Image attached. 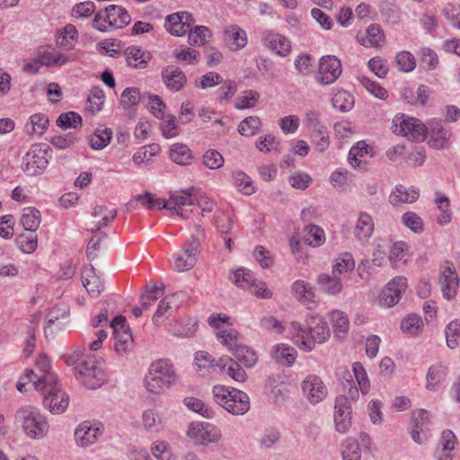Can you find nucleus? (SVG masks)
<instances>
[{
    "label": "nucleus",
    "instance_id": "obj_19",
    "mask_svg": "<svg viewBox=\"0 0 460 460\" xmlns=\"http://www.w3.org/2000/svg\"><path fill=\"white\" fill-rule=\"evenodd\" d=\"M431 414L426 410H418L413 412L411 438L418 443L422 444L429 438V425Z\"/></svg>",
    "mask_w": 460,
    "mask_h": 460
},
{
    "label": "nucleus",
    "instance_id": "obj_21",
    "mask_svg": "<svg viewBox=\"0 0 460 460\" xmlns=\"http://www.w3.org/2000/svg\"><path fill=\"white\" fill-rule=\"evenodd\" d=\"M194 20L188 12L174 13L165 19L164 27L168 32L174 36L186 34Z\"/></svg>",
    "mask_w": 460,
    "mask_h": 460
},
{
    "label": "nucleus",
    "instance_id": "obj_39",
    "mask_svg": "<svg viewBox=\"0 0 460 460\" xmlns=\"http://www.w3.org/2000/svg\"><path fill=\"white\" fill-rule=\"evenodd\" d=\"M169 157L175 164L187 165L191 164L193 160V154L187 145L183 143H175L170 147Z\"/></svg>",
    "mask_w": 460,
    "mask_h": 460
},
{
    "label": "nucleus",
    "instance_id": "obj_34",
    "mask_svg": "<svg viewBox=\"0 0 460 460\" xmlns=\"http://www.w3.org/2000/svg\"><path fill=\"white\" fill-rule=\"evenodd\" d=\"M375 224L372 217L367 212H360L354 227V235L360 242H367L372 235Z\"/></svg>",
    "mask_w": 460,
    "mask_h": 460
},
{
    "label": "nucleus",
    "instance_id": "obj_7",
    "mask_svg": "<svg viewBox=\"0 0 460 460\" xmlns=\"http://www.w3.org/2000/svg\"><path fill=\"white\" fill-rule=\"evenodd\" d=\"M51 158V149L44 143L32 145L22 157V169L27 175L42 173Z\"/></svg>",
    "mask_w": 460,
    "mask_h": 460
},
{
    "label": "nucleus",
    "instance_id": "obj_26",
    "mask_svg": "<svg viewBox=\"0 0 460 460\" xmlns=\"http://www.w3.org/2000/svg\"><path fill=\"white\" fill-rule=\"evenodd\" d=\"M38 59L42 66H62L75 61V57L73 54L66 55L53 48H47L39 51Z\"/></svg>",
    "mask_w": 460,
    "mask_h": 460
},
{
    "label": "nucleus",
    "instance_id": "obj_18",
    "mask_svg": "<svg viewBox=\"0 0 460 460\" xmlns=\"http://www.w3.org/2000/svg\"><path fill=\"white\" fill-rule=\"evenodd\" d=\"M263 46L279 57H287L292 50L291 41L286 36L271 31H264L261 37Z\"/></svg>",
    "mask_w": 460,
    "mask_h": 460
},
{
    "label": "nucleus",
    "instance_id": "obj_35",
    "mask_svg": "<svg viewBox=\"0 0 460 460\" xmlns=\"http://www.w3.org/2000/svg\"><path fill=\"white\" fill-rule=\"evenodd\" d=\"M49 127V117L45 113H35L30 116L24 125V131L31 137H40L45 134Z\"/></svg>",
    "mask_w": 460,
    "mask_h": 460
},
{
    "label": "nucleus",
    "instance_id": "obj_30",
    "mask_svg": "<svg viewBox=\"0 0 460 460\" xmlns=\"http://www.w3.org/2000/svg\"><path fill=\"white\" fill-rule=\"evenodd\" d=\"M352 371L358 388L351 386L349 393L351 398L358 399V389L363 395H367L370 392L371 383L366 368L360 362L353 363Z\"/></svg>",
    "mask_w": 460,
    "mask_h": 460
},
{
    "label": "nucleus",
    "instance_id": "obj_43",
    "mask_svg": "<svg viewBox=\"0 0 460 460\" xmlns=\"http://www.w3.org/2000/svg\"><path fill=\"white\" fill-rule=\"evenodd\" d=\"M434 202L440 214L437 217V222L440 226H447L451 222L452 212L450 210V199L442 192L435 193Z\"/></svg>",
    "mask_w": 460,
    "mask_h": 460
},
{
    "label": "nucleus",
    "instance_id": "obj_40",
    "mask_svg": "<svg viewBox=\"0 0 460 460\" xmlns=\"http://www.w3.org/2000/svg\"><path fill=\"white\" fill-rule=\"evenodd\" d=\"M232 354L235 360L239 364H243L246 368H252L258 362L256 351L252 348L242 343L234 349Z\"/></svg>",
    "mask_w": 460,
    "mask_h": 460
},
{
    "label": "nucleus",
    "instance_id": "obj_16",
    "mask_svg": "<svg viewBox=\"0 0 460 460\" xmlns=\"http://www.w3.org/2000/svg\"><path fill=\"white\" fill-rule=\"evenodd\" d=\"M407 286V279L404 277L398 276L391 279L378 297L379 305L388 308L396 305L401 300Z\"/></svg>",
    "mask_w": 460,
    "mask_h": 460
},
{
    "label": "nucleus",
    "instance_id": "obj_52",
    "mask_svg": "<svg viewBox=\"0 0 460 460\" xmlns=\"http://www.w3.org/2000/svg\"><path fill=\"white\" fill-rule=\"evenodd\" d=\"M112 130L106 127H99L89 137V145L93 150H101L107 146L111 139Z\"/></svg>",
    "mask_w": 460,
    "mask_h": 460
},
{
    "label": "nucleus",
    "instance_id": "obj_6",
    "mask_svg": "<svg viewBox=\"0 0 460 460\" xmlns=\"http://www.w3.org/2000/svg\"><path fill=\"white\" fill-rule=\"evenodd\" d=\"M77 379L89 389L101 387L107 380L103 360L86 356L79 367Z\"/></svg>",
    "mask_w": 460,
    "mask_h": 460
},
{
    "label": "nucleus",
    "instance_id": "obj_25",
    "mask_svg": "<svg viewBox=\"0 0 460 460\" xmlns=\"http://www.w3.org/2000/svg\"><path fill=\"white\" fill-rule=\"evenodd\" d=\"M79 32L72 23L58 29L55 33V43L63 50H72L78 42Z\"/></svg>",
    "mask_w": 460,
    "mask_h": 460
},
{
    "label": "nucleus",
    "instance_id": "obj_15",
    "mask_svg": "<svg viewBox=\"0 0 460 460\" xmlns=\"http://www.w3.org/2000/svg\"><path fill=\"white\" fill-rule=\"evenodd\" d=\"M103 433V425L99 421L85 420L81 422L75 430V440L77 446L88 447L95 444Z\"/></svg>",
    "mask_w": 460,
    "mask_h": 460
},
{
    "label": "nucleus",
    "instance_id": "obj_57",
    "mask_svg": "<svg viewBox=\"0 0 460 460\" xmlns=\"http://www.w3.org/2000/svg\"><path fill=\"white\" fill-rule=\"evenodd\" d=\"M233 181L234 187L244 195H252L256 191L252 179L242 171L234 172Z\"/></svg>",
    "mask_w": 460,
    "mask_h": 460
},
{
    "label": "nucleus",
    "instance_id": "obj_60",
    "mask_svg": "<svg viewBox=\"0 0 460 460\" xmlns=\"http://www.w3.org/2000/svg\"><path fill=\"white\" fill-rule=\"evenodd\" d=\"M255 278L252 270L241 268L233 272L230 279L237 287L248 290Z\"/></svg>",
    "mask_w": 460,
    "mask_h": 460
},
{
    "label": "nucleus",
    "instance_id": "obj_42",
    "mask_svg": "<svg viewBox=\"0 0 460 460\" xmlns=\"http://www.w3.org/2000/svg\"><path fill=\"white\" fill-rule=\"evenodd\" d=\"M431 132L429 144L432 148L443 149L447 147L449 135L439 121H434L431 124Z\"/></svg>",
    "mask_w": 460,
    "mask_h": 460
},
{
    "label": "nucleus",
    "instance_id": "obj_59",
    "mask_svg": "<svg viewBox=\"0 0 460 460\" xmlns=\"http://www.w3.org/2000/svg\"><path fill=\"white\" fill-rule=\"evenodd\" d=\"M261 127V119L257 116H250L239 123L238 132L243 137H252L260 132Z\"/></svg>",
    "mask_w": 460,
    "mask_h": 460
},
{
    "label": "nucleus",
    "instance_id": "obj_32",
    "mask_svg": "<svg viewBox=\"0 0 460 460\" xmlns=\"http://www.w3.org/2000/svg\"><path fill=\"white\" fill-rule=\"evenodd\" d=\"M198 328V322L190 316H183L176 319L170 324L169 332L179 338H188L192 336Z\"/></svg>",
    "mask_w": 460,
    "mask_h": 460
},
{
    "label": "nucleus",
    "instance_id": "obj_9",
    "mask_svg": "<svg viewBox=\"0 0 460 460\" xmlns=\"http://www.w3.org/2000/svg\"><path fill=\"white\" fill-rule=\"evenodd\" d=\"M199 242L197 238L191 237L182 249L173 256L171 267L177 272H183L192 269L199 252Z\"/></svg>",
    "mask_w": 460,
    "mask_h": 460
},
{
    "label": "nucleus",
    "instance_id": "obj_53",
    "mask_svg": "<svg viewBox=\"0 0 460 460\" xmlns=\"http://www.w3.org/2000/svg\"><path fill=\"white\" fill-rule=\"evenodd\" d=\"M355 268V261L350 252L340 253L333 261L332 274L341 275L351 272Z\"/></svg>",
    "mask_w": 460,
    "mask_h": 460
},
{
    "label": "nucleus",
    "instance_id": "obj_62",
    "mask_svg": "<svg viewBox=\"0 0 460 460\" xmlns=\"http://www.w3.org/2000/svg\"><path fill=\"white\" fill-rule=\"evenodd\" d=\"M280 440V433L277 429L268 428L264 429L257 441L261 448L269 449L277 445Z\"/></svg>",
    "mask_w": 460,
    "mask_h": 460
},
{
    "label": "nucleus",
    "instance_id": "obj_17",
    "mask_svg": "<svg viewBox=\"0 0 460 460\" xmlns=\"http://www.w3.org/2000/svg\"><path fill=\"white\" fill-rule=\"evenodd\" d=\"M304 396L311 404H317L323 402L328 390L323 381L316 375L310 374L301 383Z\"/></svg>",
    "mask_w": 460,
    "mask_h": 460
},
{
    "label": "nucleus",
    "instance_id": "obj_13",
    "mask_svg": "<svg viewBox=\"0 0 460 460\" xmlns=\"http://www.w3.org/2000/svg\"><path fill=\"white\" fill-rule=\"evenodd\" d=\"M187 435L196 444L208 445L216 443L222 438L219 428L208 422H191L188 428Z\"/></svg>",
    "mask_w": 460,
    "mask_h": 460
},
{
    "label": "nucleus",
    "instance_id": "obj_10",
    "mask_svg": "<svg viewBox=\"0 0 460 460\" xmlns=\"http://www.w3.org/2000/svg\"><path fill=\"white\" fill-rule=\"evenodd\" d=\"M341 73V60L336 56L326 55L319 59L315 80L322 85L332 84L337 81Z\"/></svg>",
    "mask_w": 460,
    "mask_h": 460
},
{
    "label": "nucleus",
    "instance_id": "obj_63",
    "mask_svg": "<svg viewBox=\"0 0 460 460\" xmlns=\"http://www.w3.org/2000/svg\"><path fill=\"white\" fill-rule=\"evenodd\" d=\"M173 56L178 62L195 65L199 60V52L188 47L181 46L173 50Z\"/></svg>",
    "mask_w": 460,
    "mask_h": 460
},
{
    "label": "nucleus",
    "instance_id": "obj_33",
    "mask_svg": "<svg viewBox=\"0 0 460 460\" xmlns=\"http://www.w3.org/2000/svg\"><path fill=\"white\" fill-rule=\"evenodd\" d=\"M162 77L166 87L172 92L180 91L186 84L184 73L175 66H168L162 72Z\"/></svg>",
    "mask_w": 460,
    "mask_h": 460
},
{
    "label": "nucleus",
    "instance_id": "obj_58",
    "mask_svg": "<svg viewBox=\"0 0 460 460\" xmlns=\"http://www.w3.org/2000/svg\"><path fill=\"white\" fill-rule=\"evenodd\" d=\"M177 294L170 295L165 296L160 301L158 307L153 316V323L155 325H160L163 323V317L171 310L172 307L178 306L177 304Z\"/></svg>",
    "mask_w": 460,
    "mask_h": 460
},
{
    "label": "nucleus",
    "instance_id": "obj_1",
    "mask_svg": "<svg viewBox=\"0 0 460 460\" xmlns=\"http://www.w3.org/2000/svg\"><path fill=\"white\" fill-rule=\"evenodd\" d=\"M305 324L292 321L289 326L290 340L302 351H312L316 344H323L330 338V329L324 318L319 314L306 317Z\"/></svg>",
    "mask_w": 460,
    "mask_h": 460
},
{
    "label": "nucleus",
    "instance_id": "obj_56",
    "mask_svg": "<svg viewBox=\"0 0 460 460\" xmlns=\"http://www.w3.org/2000/svg\"><path fill=\"white\" fill-rule=\"evenodd\" d=\"M332 106L340 111L346 112L354 106L353 95L345 90H338L332 98Z\"/></svg>",
    "mask_w": 460,
    "mask_h": 460
},
{
    "label": "nucleus",
    "instance_id": "obj_46",
    "mask_svg": "<svg viewBox=\"0 0 460 460\" xmlns=\"http://www.w3.org/2000/svg\"><path fill=\"white\" fill-rule=\"evenodd\" d=\"M117 211L113 206L97 205L93 208L94 224L100 229L114 220Z\"/></svg>",
    "mask_w": 460,
    "mask_h": 460
},
{
    "label": "nucleus",
    "instance_id": "obj_5",
    "mask_svg": "<svg viewBox=\"0 0 460 460\" xmlns=\"http://www.w3.org/2000/svg\"><path fill=\"white\" fill-rule=\"evenodd\" d=\"M212 394L215 402L234 415H243L250 409L249 396L237 388L217 385Z\"/></svg>",
    "mask_w": 460,
    "mask_h": 460
},
{
    "label": "nucleus",
    "instance_id": "obj_12",
    "mask_svg": "<svg viewBox=\"0 0 460 460\" xmlns=\"http://www.w3.org/2000/svg\"><path fill=\"white\" fill-rule=\"evenodd\" d=\"M333 422L335 430L346 434L352 425V406L349 397L339 395L334 401Z\"/></svg>",
    "mask_w": 460,
    "mask_h": 460
},
{
    "label": "nucleus",
    "instance_id": "obj_23",
    "mask_svg": "<svg viewBox=\"0 0 460 460\" xmlns=\"http://www.w3.org/2000/svg\"><path fill=\"white\" fill-rule=\"evenodd\" d=\"M216 366L220 372L226 374L231 379L238 383H243L247 380L248 375L241 365L229 356H222L218 358Z\"/></svg>",
    "mask_w": 460,
    "mask_h": 460
},
{
    "label": "nucleus",
    "instance_id": "obj_49",
    "mask_svg": "<svg viewBox=\"0 0 460 460\" xmlns=\"http://www.w3.org/2000/svg\"><path fill=\"white\" fill-rule=\"evenodd\" d=\"M305 233V243L313 248L320 247L326 242L324 230L317 225L306 226Z\"/></svg>",
    "mask_w": 460,
    "mask_h": 460
},
{
    "label": "nucleus",
    "instance_id": "obj_54",
    "mask_svg": "<svg viewBox=\"0 0 460 460\" xmlns=\"http://www.w3.org/2000/svg\"><path fill=\"white\" fill-rule=\"evenodd\" d=\"M218 341L226 347L229 352H233L240 343V334L233 328L222 329L216 332Z\"/></svg>",
    "mask_w": 460,
    "mask_h": 460
},
{
    "label": "nucleus",
    "instance_id": "obj_47",
    "mask_svg": "<svg viewBox=\"0 0 460 460\" xmlns=\"http://www.w3.org/2000/svg\"><path fill=\"white\" fill-rule=\"evenodd\" d=\"M329 318L335 336L343 338L349 329V321L346 314L340 310H333L329 314Z\"/></svg>",
    "mask_w": 460,
    "mask_h": 460
},
{
    "label": "nucleus",
    "instance_id": "obj_8",
    "mask_svg": "<svg viewBox=\"0 0 460 460\" xmlns=\"http://www.w3.org/2000/svg\"><path fill=\"white\" fill-rule=\"evenodd\" d=\"M393 130L411 141H423L427 135L426 126L418 119L402 113L396 114L393 119Z\"/></svg>",
    "mask_w": 460,
    "mask_h": 460
},
{
    "label": "nucleus",
    "instance_id": "obj_2",
    "mask_svg": "<svg viewBox=\"0 0 460 460\" xmlns=\"http://www.w3.org/2000/svg\"><path fill=\"white\" fill-rule=\"evenodd\" d=\"M25 377L32 383V386L44 394L43 405L53 414L63 413L69 405V396L62 390L54 374L37 378L33 370L27 371Z\"/></svg>",
    "mask_w": 460,
    "mask_h": 460
},
{
    "label": "nucleus",
    "instance_id": "obj_28",
    "mask_svg": "<svg viewBox=\"0 0 460 460\" xmlns=\"http://www.w3.org/2000/svg\"><path fill=\"white\" fill-rule=\"evenodd\" d=\"M373 155V146L368 145L366 141L361 140L357 142V144L350 148L348 160L352 167L365 170L367 164L364 159L367 156L372 157Z\"/></svg>",
    "mask_w": 460,
    "mask_h": 460
},
{
    "label": "nucleus",
    "instance_id": "obj_11",
    "mask_svg": "<svg viewBox=\"0 0 460 460\" xmlns=\"http://www.w3.org/2000/svg\"><path fill=\"white\" fill-rule=\"evenodd\" d=\"M110 326L113 331L116 352L120 356L128 354L133 348V336L126 318L122 315L116 316Z\"/></svg>",
    "mask_w": 460,
    "mask_h": 460
},
{
    "label": "nucleus",
    "instance_id": "obj_45",
    "mask_svg": "<svg viewBox=\"0 0 460 460\" xmlns=\"http://www.w3.org/2000/svg\"><path fill=\"white\" fill-rule=\"evenodd\" d=\"M41 222L40 212L35 208L28 207L22 209L20 223L26 232H35Z\"/></svg>",
    "mask_w": 460,
    "mask_h": 460
},
{
    "label": "nucleus",
    "instance_id": "obj_36",
    "mask_svg": "<svg viewBox=\"0 0 460 460\" xmlns=\"http://www.w3.org/2000/svg\"><path fill=\"white\" fill-rule=\"evenodd\" d=\"M127 63L134 68H146L151 60V54L137 46H130L125 50Z\"/></svg>",
    "mask_w": 460,
    "mask_h": 460
},
{
    "label": "nucleus",
    "instance_id": "obj_55",
    "mask_svg": "<svg viewBox=\"0 0 460 460\" xmlns=\"http://www.w3.org/2000/svg\"><path fill=\"white\" fill-rule=\"evenodd\" d=\"M15 242L22 253L31 254L38 247V235L35 232L22 233L17 235Z\"/></svg>",
    "mask_w": 460,
    "mask_h": 460
},
{
    "label": "nucleus",
    "instance_id": "obj_64",
    "mask_svg": "<svg viewBox=\"0 0 460 460\" xmlns=\"http://www.w3.org/2000/svg\"><path fill=\"white\" fill-rule=\"evenodd\" d=\"M445 332L447 344L450 349L460 347V319L450 322Z\"/></svg>",
    "mask_w": 460,
    "mask_h": 460
},
{
    "label": "nucleus",
    "instance_id": "obj_14",
    "mask_svg": "<svg viewBox=\"0 0 460 460\" xmlns=\"http://www.w3.org/2000/svg\"><path fill=\"white\" fill-rule=\"evenodd\" d=\"M193 189L180 190L172 194L164 203V208L172 211L182 219H188L193 210Z\"/></svg>",
    "mask_w": 460,
    "mask_h": 460
},
{
    "label": "nucleus",
    "instance_id": "obj_37",
    "mask_svg": "<svg viewBox=\"0 0 460 460\" xmlns=\"http://www.w3.org/2000/svg\"><path fill=\"white\" fill-rule=\"evenodd\" d=\"M317 284L320 289L331 296H335L342 291L343 285L339 276L322 273L317 277Z\"/></svg>",
    "mask_w": 460,
    "mask_h": 460
},
{
    "label": "nucleus",
    "instance_id": "obj_3",
    "mask_svg": "<svg viewBox=\"0 0 460 460\" xmlns=\"http://www.w3.org/2000/svg\"><path fill=\"white\" fill-rule=\"evenodd\" d=\"M179 376L173 363L168 358L152 362L145 376V387L153 394H162L166 389L177 385Z\"/></svg>",
    "mask_w": 460,
    "mask_h": 460
},
{
    "label": "nucleus",
    "instance_id": "obj_27",
    "mask_svg": "<svg viewBox=\"0 0 460 460\" xmlns=\"http://www.w3.org/2000/svg\"><path fill=\"white\" fill-rule=\"evenodd\" d=\"M83 286L92 297H97L103 291V282L92 265L84 266L81 272Z\"/></svg>",
    "mask_w": 460,
    "mask_h": 460
},
{
    "label": "nucleus",
    "instance_id": "obj_20",
    "mask_svg": "<svg viewBox=\"0 0 460 460\" xmlns=\"http://www.w3.org/2000/svg\"><path fill=\"white\" fill-rule=\"evenodd\" d=\"M69 316V305L66 303H58L49 310L48 322L44 332L46 336H54L56 331L60 330L64 321Z\"/></svg>",
    "mask_w": 460,
    "mask_h": 460
},
{
    "label": "nucleus",
    "instance_id": "obj_4",
    "mask_svg": "<svg viewBox=\"0 0 460 460\" xmlns=\"http://www.w3.org/2000/svg\"><path fill=\"white\" fill-rule=\"evenodd\" d=\"M14 421L31 439H41L49 431V424L46 417L32 406L20 408L14 415Z\"/></svg>",
    "mask_w": 460,
    "mask_h": 460
},
{
    "label": "nucleus",
    "instance_id": "obj_50",
    "mask_svg": "<svg viewBox=\"0 0 460 460\" xmlns=\"http://www.w3.org/2000/svg\"><path fill=\"white\" fill-rule=\"evenodd\" d=\"M161 151L158 144H150L141 146L132 156L135 164L142 165L149 164Z\"/></svg>",
    "mask_w": 460,
    "mask_h": 460
},
{
    "label": "nucleus",
    "instance_id": "obj_24",
    "mask_svg": "<svg viewBox=\"0 0 460 460\" xmlns=\"http://www.w3.org/2000/svg\"><path fill=\"white\" fill-rule=\"evenodd\" d=\"M223 40L226 47L232 51L243 49L248 42L247 33L236 24L224 29Z\"/></svg>",
    "mask_w": 460,
    "mask_h": 460
},
{
    "label": "nucleus",
    "instance_id": "obj_44",
    "mask_svg": "<svg viewBox=\"0 0 460 460\" xmlns=\"http://www.w3.org/2000/svg\"><path fill=\"white\" fill-rule=\"evenodd\" d=\"M419 191L412 188H406L402 185L396 186L389 197V200L393 205L400 203H412L419 198Z\"/></svg>",
    "mask_w": 460,
    "mask_h": 460
},
{
    "label": "nucleus",
    "instance_id": "obj_51",
    "mask_svg": "<svg viewBox=\"0 0 460 460\" xmlns=\"http://www.w3.org/2000/svg\"><path fill=\"white\" fill-rule=\"evenodd\" d=\"M292 293L294 296L302 304L309 306L314 302V293L310 284L304 280H296L292 285Z\"/></svg>",
    "mask_w": 460,
    "mask_h": 460
},
{
    "label": "nucleus",
    "instance_id": "obj_31",
    "mask_svg": "<svg viewBox=\"0 0 460 460\" xmlns=\"http://www.w3.org/2000/svg\"><path fill=\"white\" fill-rule=\"evenodd\" d=\"M447 376L448 368L446 365L433 364L427 372L425 388L429 391L438 390L446 382Z\"/></svg>",
    "mask_w": 460,
    "mask_h": 460
},
{
    "label": "nucleus",
    "instance_id": "obj_41",
    "mask_svg": "<svg viewBox=\"0 0 460 460\" xmlns=\"http://www.w3.org/2000/svg\"><path fill=\"white\" fill-rule=\"evenodd\" d=\"M141 423L146 431L158 433L163 429L164 420L156 410L146 409L142 412Z\"/></svg>",
    "mask_w": 460,
    "mask_h": 460
},
{
    "label": "nucleus",
    "instance_id": "obj_22",
    "mask_svg": "<svg viewBox=\"0 0 460 460\" xmlns=\"http://www.w3.org/2000/svg\"><path fill=\"white\" fill-rule=\"evenodd\" d=\"M358 41L366 48L380 49L385 44V35L380 25L373 23L358 31Z\"/></svg>",
    "mask_w": 460,
    "mask_h": 460
},
{
    "label": "nucleus",
    "instance_id": "obj_38",
    "mask_svg": "<svg viewBox=\"0 0 460 460\" xmlns=\"http://www.w3.org/2000/svg\"><path fill=\"white\" fill-rule=\"evenodd\" d=\"M106 17L113 29L122 28L130 22V15L122 6L111 4L106 8Z\"/></svg>",
    "mask_w": 460,
    "mask_h": 460
},
{
    "label": "nucleus",
    "instance_id": "obj_48",
    "mask_svg": "<svg viewBox=\"0 0 460 460\" xmlns=\"http://www.w3.org/2000/svg\"><path fill=\"white\" fill-rule=\"evenodd\" d=\"M341 460H361V447L353 437H348L341 444Z\"/></svg>",
    "mask_w": 460,
    "mask_h": 460
},
{
    "label": "nucleus",
    "instance_id": "obj_29",
    "mask_svg": "<svg viewBox=\"0 0 460 460\" xmlns=\"http://www.w3.org/2000/svg\"><path fill=\"white\" fill-rule=\"evenodd\" d=\"M270 355L276 363L285 367H291L296 362L297 351L291 345L278 343L271 347Z\"/></svg>",
    "mask_w": 460,
    "mask_h": 460
},
{
    "label": "nucleus",
    "instance_id": "obj_61",
    "mask_svg": "<svg viewBox=\"0 0 460 460\" xmlns=\"http://www.w3.org/2000/svg\"><path fill=\"white\" fill-rule=\"evenodd\" d=\"M211 31L206 26H195L189 30V43L192 46H202L207 43L211 37Z\"/></svg>",
    "mask_w": 460,
    "mask_h": 460
}]
</instances>
